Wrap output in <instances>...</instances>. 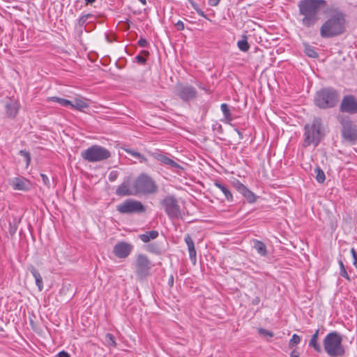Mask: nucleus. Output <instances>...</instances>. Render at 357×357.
Segmentation results:
<instances>
[{
    "mask_svg": "<svg viewBox=\"0 0 357 357\" xmlns=\"http://www.w3.org/2000/svg\"><path fill=\"white\" fill-rule=\"evenodd\" d=\"M40 177L45 185H46L48 188L51 187V183L48 176L45 174H40Z\"/></svg>",
    "mask_w": 357,
    "mask_h": 357,
    "instance_id": "43",
    "label": "nucleus"
},
{
    "mask_svg": "<svg viewBox=\"0 0 357 357\" xmlns=\"http://www.w3.org/2000/svg\"><path fill=\"white\" fill-rule=\"evenodd\" d=\"M260 303V297L256 296L252 300V304L254 305H257Z\"/></svg>",
    "mask_w": 357,
    "mask_h": 357,
    "instance_id": "52",
    "label": "nucleus"
},
{
    "mask_svg": "<svg viewBox=\"0 0 357 357\" xmlns=\"http://www.w3.org/2000/svg\"><path fill=\"white\" fill-rule=\"evenodd\" d=\"M351 253L354 259L353 264L357 268V252L354 248L351 249Z\"/></svg>",
    "mask_w": 357,
    "mask_h": 357,
    "instance_id": "46",
    "label": "nucleus"
},
{
    "mask_svg": "<svg viewBox=\"0 0 357 357\" xmlns=\"http://www.w3.org/2000/svg\"><path fill=\"white\" fill-rule=\"evenodd\" d=\"M324 128L320 117L314 118L311 124L304 126L303 147L311 145L317 147L324 137Z\"/></svg>",
    "mask_w": 357,
    "mask_h": 357,
    "instance_id": "4",
    "label": "nucleus"
},
{
    "mask_svg": "<svg viewBox=\"0 0 357 357\" xmlns=\"http://www.w3.org/2000/svg\"><path fill=\"white\" fill-rule=\"evenodd\" d=\"M106 39L108 42H111V40L109 39V36L107 35H106Z\"/></svg>",
    "mask_w": 357,
    "mask_h": 357,
    "instance_id": "59",
    "label": "nucleus"
},
{
    "mask_svg": "<svg viewBox=\"0 0 357 357\" xmlns=\"http://www.w3.org/2000/svg\"><path fill=\"white\" fill-rule=\"evenodd\" d=\"M17 229V226L15 222H9L8 232L11 236H13Z\"/></svg>",
    "mask_w": 357,
    "mask_h": 357,
    "instance_id": "40",
    "label": "nucleus"
},
{
    "mask_svg": "<svg viewBox=\"0 0 357 357\" xmlns=\"http://www.w3.org/2000/svg\"><path fill=\"white\" fill-rule=\"evenodd\" d=\"M234 186L249 204L256 202L257 196L249 190L244 184L241 183L239 181H236V182H234Z\"/></svg>",
    "mask_w": 357,
    "mask_h": 357,
    "instance_id": "15",
    "label": "nucleus"
},
{
    "mask_svg": "<svg viewBox=\"0 0 357 357\" xmlns=\"http://www.w3.org/2000/svg\"><path fill=\"white\" fill-rule=\"evenodd\" d=\"M323 345L324 351L331 357L342 356L345 354L342 335L336 331L330 332L326 335Z\"/></svg>",
    "mask_w": 357,
    "mask_h": 357,
    "instance_id": "5",
    "label": "nucleus"
},
{
    "mask_svg": "<svg viewBox=\"0 0 357 357\" xmlns=\"http://www.w3.org/2000/svg\"><path fill=\"white\" fill-rule=\"evenodd\" d=\"M176 95L183 102H190L197 99L198 92L196 89L188 84L178 83L176 85Z\"/></svg>",
    "mask_w": 357,
    "mask_h": 357,
    "instance_id": "12",
    "label": "nucleus"
},
{
    "mask_svg": "<svg viewBox=\"0 0 357 357\" xmlns=\"http://www.w3.org/2000/svg\"><path fill=\"white\" fill-rule=\"evenodd\" d=\"M133 246L127 242H118L113 248V253L118 258H126L132 252Z\"/></svg>",
    "mask_w": 357,
    "mask_h": 357,
    "instance_id": "14",
    "label": "nucleus"
},
{
    "mask_svg": "<svg viewBox=\"0 0 357 357\" xmlns=\"http://www.w3.org/2000/svg\"><path fill=\"white\" fill-rule=\"evenodd\" d=\"M85 1L86 3V4H89V3L91 4V3H94L96 1V0H85Z\"/></svg>",
    "mask_w": 357,
    "mask_h": 357,
    "instance_id": "57",
    "label": "nucleus"
},
{
    "mask_svg": "<svg viewBox=\"0 0 357 357\" xmlns=\"http://www.w3.org/2000/svg\"><path fill=\"white\" fill-rule=\"evenodd\" d=\"M105 340L108 345L116 347V343L115 341V337L112 333H106L105 336Z\"/></svg>",
    "mask_w": 357,
    "mask_h": 357,
    "instance_id": "36",
    "label": "nucleus"
},
{
    "mask_svg": "<svg viewBox=\"0 0 357 357\" xmlns=\"http://www.w3.org/2000/svg\"><path fill=\"white\" fill-rule=\"evenodd\" d=\"M19 154L24 158L26 166H29L31 162V155L29 152L26 150H20Z\"/></svg>",
    "mask_w": 357,
    "mask_h": 357,
    "instance_id": "38",
    "label": "nucleus"
},
{
    "mask_svg": "<svg viewBox=\"0 0 357 357\" xmlns=\"http://www.w3.org/2000/svg\"><path fill=\"white\" fill-rule=\"evenodd\" d=\"M160 204L169 219L175 220L181 217L180 206L174 195L165 196L160 201Z\"/></svg>",
    "mask_w": 357,
    "mask_h": 357,
    "instance_id": "10",
    "label": "nucleus"
},
{
    "mask_svg": "<svg viewBox=\"0 0 357 357\" xmlns=\"http://www.w3.org/2000/svg\"><path fill=\"white\" fill-rule=\"evenodd\" d=\"M82 158L88 162H94L107 160L111 156V153L106 148L93 145L81 152Z\"/></svg>",
    "mask_w": 357,
    "mask_h": 357,
    "instance_id": "8",
    "label": "nucleus"
},
{
    "mask_svg": "<svg viewBox=\"0 0 357 357\" xmlns=\"http://www.w3.org/2000/svg\"><path fill=\"white\" fill-rule=\"evenodd\" d=\"M237 46L242 52H246L249 50L250 45L247 41V37L245 36H243V40L238 41Z\"/></svg>",
    "mask_w": 357,
    "mask_h": 357,
    "instance_id": "32",
    "label": "nucleus"
},
{
    "mask_svg": "<svg viewBox=\"0 0 357 357\" xmlns=\"http://www.w3.org/2000/svg\"><path fill=\"white\" fill-rule=\"evenodd\" d=\"M57 356H58V357H70L69 354L65 351H61L59 352Z\"/></svg>",
    "mask_w": 357,
    "mask_h": 357,
    "instance_id": "49",
    "label": "nucleus"
},
{
    "mask_svg": "<svg viewBox=\"0 0 357 357\" xmlns=\"http://www.w3.org/2000/svg\"><path fill=\"white\" fill-rule=\"evenodd\" d=\"M197 86H198L200 89H202V90H204V91H206V92H208V89H206V88L204 86H203L202 84H197Z\"/></svg>",
    "mask_w": 357,
    "mask_h": 357,
    "instance_id": "54",
    "label": "nucleus"
},
{
    "mask_svg": "<svg viewBox=\"0 0 357 357\" xmlns=\"http://www.w3.org/2000/svg\"><path fill=\"white\" fill-rule=\"evenodd\" d=\"M220 109L223 113L225 121L227 123L231 122L233 120V117L231 116L229 105L226 103H222L220 105Z\"/></svg>",
    "mask_w": 357,
    "mask_h": 357,
    "instance_id": "26",
    "label": "nucleus"
},
{
    "mask_svg": "<svg viewBox=\"0 0 357 357\" xmlns=\"http://www.w3.org/2000/svg\"><path fill=\"white\" fill-rule=\"evenodd\" d=\"M300 356V352L296 349H294L290 353V357H299Z\"/></svg>",
    "mask_w": 357,
    "mask_h": 357,
    "instance_id": "48",
    "label": "nucleus"
},
{
    "mask_svg": "<svg viewBox=\"0 0 357 357\" xmlns=\"http://www.w3.org/2000/svg\"><path fill=\"white\" fill-rule=\"evenodd\" d=\"M340 101V91L333 86H326L318 90L314 96V105L321 109H330L337 106Z\"/></svg>",
    "mask_w": 357,
    "mask_h": 357,
    "instance_id": "3",
    "label": "nucleus"
},
{
    "mask_svg": "<svg viewBox=\"0 0 357 357\" xmlns=\"http://www.w3.org/2000/svg\"><path fill=\"white\" fill-rule=\"evenodd\" d=\"M327 16L319 28V35L328 39L343 35L347 29V14L337 7L328 10Z\"/></svg>",
    "mask_w": 357,
    "mask_h": 357,
    "instance_id": "1",
    "label": "nucleus"
},
{
    "mask_svg": "<svg viewBox=\"0 0 357 357\" xmlns=\"http://www.w3.org/2000/svg\"><path fill=\"white\" fill-rule=\"evenodd\" d=\"M141 54L144 56H148L149 55V52L147 50H142Z\"/></svg>",
    "mask_w": 357,
    "mask_h": 357,
    "instance_id": "56",
    "label": "nucleus"
},
{
    "mask_svg": "<svg viewBox=\"0 0 357 357\" xmlns=\"http://www.w3.org/2000/svg\"><path fill=\"white\" fill-rule=\"evenodd\" d=\"M338 264L340 266V275L342 277L344 278L348 281H351V278L347 272L343 261L341 259H340L338 260Z\"/></svg>",
    "mask_w": 357,
    "mask_h": 357,
    "instance_id": "35",
    "label": "nucleus"
},
{
    "mask_svg": "<svg viewBox=\"0 0 357 357\" xmlns=\"http://www.w3.org/2000/svg\"><path fill=\"white\" fill-rule=\"evenodd\" d=\"M175 26L178 31H182L185 28L184 24L181 20H178L177 22H176Z\"/></svg>",
    "mask_w": 357,
    "mask_h": 357,
    "instance_id": "47",
    "label": "nucleus"
},
{
    "mask_svg": "<svg viewBox=\"0 0 357 357\" xmlns=\"http://www.w3.org/2000/svg\"><path fill=\"white\" fill-rule=\"evenodd\" d=\"M132 188L135 190V195H153L158 191V186L155 181L147 174H140L134 181Z\"/></svg>",
    "mask_w": 357,
    "mask_h": 357,
    "instance_id": "6",
    "label": "nucleus"
},
{
    "mask_svg": "<svg viewBox=\"0 0 357 357\" xmlns=\"http://www.w3.org/2000/svg\"><path fill=\"white\" fill-rule=\"evenodd\" d=\"M214 185L222 191V192L224 194L226 199L228 202H233L234 199L232 193L231 192L230 190L227 188V186L225 185L224 184L218 181L215 182Z\"/></svg>",
    "mask_w": 357,
    "mask_h": 357,
    "instance_id": "24",
    "label": "nucleus"
},
{
    "mask_svg": "<svg viewBox=\"0 0 357 357\" xmlns=\"http://www.w3.org/2000/svg\"><path fill=\"white\" fill-rule=\"evenodd\" d=\"M91 17H93V15L90 13L82 15L78 20V25L79 26H83L86 22Z\"/></svg>",
    "mask_w": 357,
    "mask_h": 357,
    "instance_id": "37",
    "label": "nucleus"
},
{
    "mask_svg": "<svg viewBox=\"0 0 357 357\" xmlns=\"http://www.w3.org/2000/svg\"><path fill=\"white\" fill-rule=\"evenodd\" d=\"M137 45L141 47H146L149 46V43L146 39L141 37L137 41Z\"/></svg>",
    "mask_w": 357,
    "mask_h": 357,
    "instance_id": "45",
    "label": "nucleus"
},
{
    "mask_svg": "<svg viewBox=\"0 0 357 357\" xmlns=\"http://www.w3.org/2000/svg\"><path fill=\"white\" fill-rule=\"evenodd\" d=\"M7 117L14 119L19 111V104L15 100L9 99L5 104Z\"/></svg>",
    "mask_w": 357,
    "mask_h": 357,
    "instance_id": "18",
    "label": "nucleus"
},
{
    "mask_svg": "<svg viewBox=\"0 0 357 357\" xmlns=\"http://www.w3.org/2000/svg\"><path fill=\"white\" fill-rule=\"evenodd\" d=\"M70 107L71 108L82 111L84 109L87 108L89 105L81 99H75L73 102L71 101V105H70Z\"/></svg>",
    "mask_w": 357,
    "mask_h": 357,
    "instance_id": "28",
    "label": "nucleus"
},
{
    "mask_svg": "<svg viewBox=\"0 0 357 357\" xmlns=\"http://www.w3.org/2000/svg\"><path fill=\"white\" fill-rule=\"evenodd\" d=\"M11 185L14 190L27 191L29 189L25 181L17 177L13 178Z\"/></svg>",
    "mask_w": 357,
    "mask_h": 357,
    "instance_id": "22",
    "label": "nucleus"
},
{
    "mask_svg": "<svg viewBox=\"0 0 357 357\" xmlns=\"http://www.w3.org/2000/svg\"><path fill=\"white\" fill-rule=\"evenodd\" d=\"M29 270L35 278L36 284L38 287L39 291H42L43 289V282L40 273L33 266H31L29 268Z\"/></svg>",
    "mask_w": 357,
    "mask_h": 357,
    "instance_id": "21",
    "label": "nucleus"
},
{
    "mask_svg": "<svg viewBox=\"0 0 357 357\" xmlns=\"http://www.w3.org/2000/svg\"><path fill=\"white\" fill-rule=\"evenodd\" d=\"M184 241L188 246L190 259L193 264H195L197 261V252L195 250L194 241L189 234L185 236Z\"/></svg>",
    "mask_w": 357,
    "mask_h": 357,
    "instance_id": "19",
    "label": "nucleus"
},
{
    "mask_svg": "<svg viewBox=\"0 0 357 357\" xmlns=\"http://www.w3.org/2000/svg\"><path fill=\"white\" fill-rule=\"evenodd\" d=\"M235 130L236 131V132H237L238 135L239 136V138H240L241 139H242L243 138V135L242 132H241V131H240V130H238V129H235Z\"/></svg>",
    "mask_w": 357,
    "mask_h": 357,
    "instance_id": "55",
    "label": "nucleus"
},
{
    "mask_svg": "<svg viewBox=\"0 0 357 357\" xmlns=\"http://www.w3.org/2000/svg\"><path fill=\"white\" fill-rule=\"evenodd\" d=\"M153 264L144 254H138L134 263L135 273L138 280H143L151 275V270Z\"/></svg>",
    "mask_w": 357,
    "mask_h": 357,
    "instance_id": "9",
    "label": "nucleus"
},
{
    "mask_svg": "<svg viewBox=\"0 0 357 357\" xmlns=\"http://www.w3.org/2000/svg\"><path fill=\"white\" fill-rule=\"evenodd\" d=\"M119 176V172L117 171L113 170L109 172L108 176V179L111 182L115 181Z\"/></svg>",
    "mask_w": 357,
    "mask_h": 357,
    "instance_id": "42",
    "label": "nucleus"
},
{
    "mask_svg": "<svg viewBox=\"0 0 357 357\" xmlns=\"http://www.w3.org/2000/svg\"><path fill=\"white\" fill-rule=\"evenodd\" d=\"M305 54L310 58H317L319 56L318 53L316 52L314 47L307 44L305 45L304 50Z\"/></svg>",
    "mask_w": 357,
    "mask_h": 357,
    "instance_id": "31",
    "label": "nucleus"
},
{
    "mask_svg": "<svg viewBox=\"0 0 357 357\" xmlns=\"http://www.w3.org/2000/svg\"><path fill=\"white\" fill-rule=\"evenodd\" d=\"M327 5L326 0H301L298 2L300 22L305 28L314 27L320 19V10Z\"/></svg>",
    "mask_w": 357,
    "mask_h": 357,
    "instance_id": "2",
    "label": "nucleus"
},
{
    "mask_svg": "<svg viewBox=\"0 0 357 357\" xmlns=\"http://www.w3.org/2000/svg\"><path fill=\"white\" fill-rule=\"evenodd\" d=\"M47 100L57 102L60 105H61L63 107H70V105H71L70 100L63 98L56 97V96L49 97L47 98Z\"/></svg>",
    "mask_w": 357,
    "mask_h": 357,
    "instance_id": "29",
    "label": "nucleus"
},
{
    "mask_svg": "<svg viewBox=\"0 0 357 357\" xmlns=\"http://www.w3.org/2000/svg\"><path fill=\"white\" fill-rule=\"evenodd\" d=\"M213 130H217L219 132H222V127L219 123H215V125H213Z\"/></svg>",
    "mask_w": 357,
    "mask_h": 357,
    "instance_id": "51",
    "label": "nucleus"
},
{
    "mask_svg": "<svg viewBox=\"0 0 357 357\" xmlns=\"http://www.w3.org/2000/svg\"><path fill=\"white\" fill-rule=\"evenodd\" d=\"M115 194L119 197H126L134 195L130 189V178L128 177L118 186Z\"/></svg>",
    "mask_w": 357,
    "mask_h": 357,
    "instance_id": "17",
    "label": "nucleus"
},
{
    "mask_svg": "<svg viewBox=\"0 0 357 357\" xmlns=\"http://www.w3.org/2000/svg\"><path fill=\"white\" fill-rule=\"evenodd\" d=\"M258 333L260 335H267V336H268L270 337H273V335H274V333L272 331L266 330V329L263 328H258Z\"/></svg>",
    "mask_w": 357,
    "mask_h": 357,
    "instance_id": "41",
    "label": "nucleus"
},
{
    "mask_svg": "<svg viewBox=\"0 0 357 357\" xmlns=\"http://www.w3.org/2000/svg\"><path fill=\"white\" fill-rule=\"evenodd\" d=\"M135 60L136 62H137L140 65H146V59L141 56V55H137L135 57Z\"/></svg>",
    "mask_w": 357,
    "mask_h": 357,
    "instance_id": "44",
    "label": "nucleus"
},
{
    "mask_svg": "<svg viewBox=\"0 0 357 357\" xmlns=\"http://www.w3.org/2000/svg\"><path fill=\"white\" fill-rule=\"evenodd\" d=\"M301 341V338L298 335H297L296 333L293 334L291 338L289 341V347L290 349H293L294 347L297 346L298 344H300Z\"/></svg>",
    "mask_w": 357,
    "mask_h": 357,
    "instance_id": "34",
    "label": "nucleus"
},
{
    "mask_svg": "<svg viewBox=\"0 0 357 357\" xmlns=\"http://www.w3.org/2000/svg\"><path fill=\"white\" fill-rule=\"evenodd\" d=\"M253 248L257 250V253L261 256L267 255V249L265 243L259 240L253 239Z\"/></svg>",
    "mask_w": 357,
    "mask_h": 357,
    "instance_id": "23",
    "label": "nucleus"
},
{
    "mask_svg": "<svg viewBox=\"0 0 357 357\" xmlns=\"http://www.w3.org/2000/svg\"><path fill=\"white\" fill-rule=\"evenodd\" d=\"M220 0H208V4L211 6H216L220 3Z\"/></svg>",
    "mask_w": 357,
    "mask_h": 357,
    "instance_id": "50",
    "label": "nucleus"
},
{
    "mask_svg": "<svg viewBox=\"0 0 357 357\" xmlns=\"http://www.w3.org/2000/svg\"><path fill=\"white\" fill-rule=\"evenodd\" d=\"M191 5L199 15L208 19L204 12L199 7V6L196 3L191 1Z\"/></svg>",
    "mask_w": 357,
    "mask_h": 357,
    "instance_id": "39",
    "label": "nucleus"
},
{
    "mask_svg": "<svg viewBox=\"0 0 357 357\" xmlns=\"http://www.w3.org/2000/svg\"><path fill=\"white\" fill-rule=\"evenodd\" d=\"M314 172L316 173L317 181L319 183H323L326 179L324 172L319 167H317Z\"/></svg>",
    "mask_w": 357,
    "mask_h": 357,
    "instance_id": "33",
    "label": "nucleus"
},
{
    "mask_svg": "<svg viewBox=\"0 0 357 357\" xmlns=\"http://www.w3.org/2000/svg\"><path fill=\"white\" fill-rule=\"evenodd\" d=\"M146 250L155 255L162 253V248L158 243L154 242L148 244L146 246Z\"/></svg>",
    "mask_w": 357,
    "mask_h": 357,
    "instance_id": "27",
    "label": "nucleus"
},
{
    "mask_svg": "<svg viewBox=\"0 0 357 357\" xmlns=\"http://www.w3.org/2000/svg\"><path fill=\"white\" fill-rule=\"evenodd\" d=\"M141 2L144 6L146 5V0H138Z\"/></svg>",
    "mask_w": 357,
    "mask_h": 357,
    "instance_id": "58",
    "label": "nucleus"
},
{
    "mask_svg": "<svg viewBox=\"0 0 357 357\" xmlns=\"http://www.w3.org/2000/svg\"><path fill=\"white\" fill-rule=\"evenodd\" d=\"M116 210L121 214H139L145 213L146 207L140 201L128 199L117 205Z\"/></svg>",
    "mask_w": 357,
    "mask_h": 357,
    "instance_id": "11",
    "label": "nucleus"
},
{
    "mask_svg": "<svg viewBox=\"0 0 357 357\" xmlns=\"http://www.w3.org/2000/svg\"><path fill=\"white\" fill-rule=\"evenodd\" d=\"M337 120L341 126L342 139L351 144L357 142V125L349 116H339Z\"/></svg>",
    "mask_w": 357,
    "mask_h": 357,
    "instance_id": "7",
    "label": "nucleus"
},
{
    "mask_svg": "<svg viewBox=\"0 0 357 357\" xmlns=\"http://www.w3.org/2000/svg\"><path fill=\"white\" fill-rule=\"evenodd\" d=\"M158 231L156 230H151L146 231L139 236V238L144 243H148L152 239H155L158 236Z\"/></svg>",
    "mask_w": 357,
    "mask_h": 357,
    "instance_id": "25",
    "label": "nucleus"
},
{
    "mask_svg": "<svg viewBox=\"0 0 357 357\" xmlns=\"http://www.w3.org/2000/svg\"><path fill=\"white\" fill-rule=\"evenodd\" d=\"M126 152L134 158L138 159L139 162L148 164V159L140 153L132 149H127Z\"/></svg>",
    "mask_w": 357,
    "mask_h": 357,
    "instance_id": "30",
    "label": "nucleus"
},
{
    "mask_svg": "<svg viewBox=\"0 0 357 357\" xmlns=\"http://www.w3.org/2000/svg\"><path fill=\"white\" fill-rule=\"evenodd\" d=\"M339 112L351 115L357 114V98L352 94L343 96L339 102Z\"/></svg>",
    "mask_w": 357,
    "mask_h": 357,
    "instance_id": "13",
    "label": "nucleus"
},
{
    "mask_svg": "<svg viewBox=\"0 0 357 357\" xmlns=\"http://www.w3.org/2000/svg\"><path fill=\"white\" fill-rule=\"evenodd\" d=\"M168 285L172 287L174 285V275H171L168 279Z\"/></svg>",
    "mask_w": 357,
    "mask_h": 357,
    "instance_id": "53",
    "label": "nucleus"
},
{
    "mask_svg": "<svg viewBox=\"0 0 357 357\" xmlns=\"http://www.w3.org/2000/svg\"><path fill=\"white\" fill-rule=\"evenodd\" d=\"M319 328H317L314 333L312 335L311 339L309 342V347L313 348V349L317 353H321L322 349L320 344L318 343Z\"/></svg>",
    "mask_w": 357,
    "mask_h": 357,
    "instance_id": "20",
    "label": "nucleus"
},
{
    "mask_svg": "<svg viewBox=\"0 0 357 357\" xmlns=\"http://www.w3.org/2000/svg\"><path fill=\"white\" fill-rule=\"evenodd\" d=\"M149 153L155 160L160 161L161 163L168 165L171 167L183 169V167L181 166L179 164L174 161L172 159L167 157L165 155L162 151L157 150L155 152L149 151Z\"/></svg>",
    "mask_w": 357,
    "mask_h": 357,
    "instance_id": "16",
    "label": "nucleus"
}]
</instances>
